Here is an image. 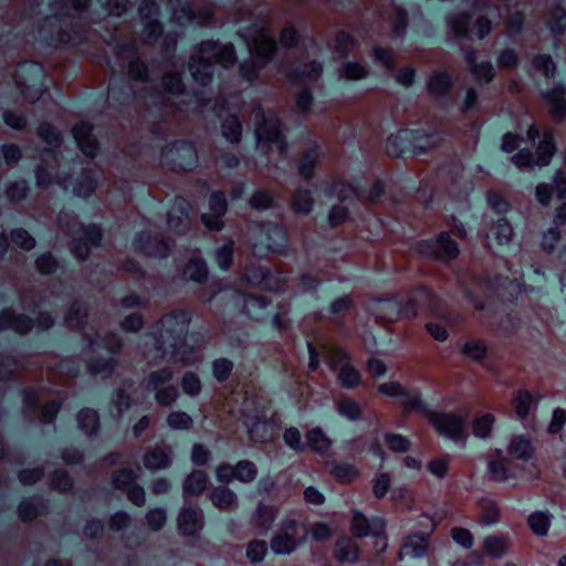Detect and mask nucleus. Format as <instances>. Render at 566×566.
Returning a JSON list of instances; mask_svg holds the SVG:
<instances>
[{
	"label": "nucleus",
	"mask_w": 566,
	"mask_h": 566,
	"mask_svg": "<svg viewBox=\"0 0 566 566\" xmlns=\"http://www.w3.org/2000/svg\"><path fill=\"white\" fill-rule=\"evenodd\" d=\"M136 479L137 475L133 469H120L114 472L112 483L115 489L126 491L135 484Z\"/></svg>",
	"instance_id": "de8ad7c7"
},
{
	"label": "nucleus",
	"mask_w": 566,
	"mask_h": 566,
	"mask_svg": "<svg viewBox=\"0 0 566 566\" xmlns=\"http://www.w3.org/2000/svg\"><path fill=\"white\" fill-rule=\"evenodd\" d=\"M528 525L536 535L544 536L551 525V515L544 512H535L528 516Z\"/></svg>",
	"instance_id": "8fccbe9b"
},
{
	"label": "nucleus",
	"mask_w": 566,
	"mask_h": 566,
	"mask_svg": "<svg viewBox=\"0 0 566 566\" xmlns=\"http://www.w3.org/2000/svg\"><path fill=\"white\" fill-rule=\"evenodd\" d=\"M91 132L92 127L86 123L76 124L73 128V135L78 147L87 156H94L97 149L96 140Z\"/></svg>",
	"instance_id": "a878e982"
},
{
	"label": "nucleus",
	"mask_w": 566,
	"mask_h": 566,
	"mask_svg": "<svg viewBox=\"0 0 566 566\" xmlns=\"http://www.w3.org/2000/svg\"><path fill=\"white\" fill-rule=\"evenodd\" d=\"M167 424L172 430H188L192 427V418L185 411H174L167 417Z\"/></svg>",
	"instance_id": "4d7b16f0"
},
{
	"label": "nucleus",
	"mask_w": 566,
	"mask_h": 566,
	"mask_svg": "<svg viewBox=\"0 0 566 566\" xmlns=\"http://www.w3.org/2000/svg\"><path fill=\"white\" fill-rule=\"evenodd\" d=\"M268 552V544L264 541H252L247 546V557L252 563H260L264 559Z\"/></svg>",
	"instance_id": "e2e57ef3"
},
{
	"label": "nucleus",
	"mask_w": 566,
	"mask_h": 566,
	"mask_svg": "<svg viewBox=\"0 0 566 566\" xmlns=\"http://www.w3.org/2000/svg\"><path fill=\"white\" fill-rule=\"evenodd\" d=\"M86 316V307L81 302H75L70 307L65 315V323L70 327H80L83 324V319Z\"/></svg>",
	"instance_id": "052dcab7"
},
{
	"label": "nucleus",
	"mask_w": 566,
	"mask_h": 566,
	"mask_svg": "<svg viewBox=\"0 0 566 566\" xmlns=\"http://www.w3.org/2000/svg\"><path fill=\"white\" fill-rule=\"evenodd\" d=\"M242 38L247 43L251 60L241 63L240 73L247 81H252L272 57L274 43L268 31L259 24H254L242 34Z\"/></svg>",
	"instance_id": "f03ea898"
},
{
	"label": "nucleus",
	"mask_w": 566,
	"mask_h": 566,
	"mask_svg": "<svg viewBox=\"0 0 566 566\" xmlns=\"http://www.w3.org/2000/svg\"><path fill=\"white\" fill-rule=\"evenodd\" d=\"M337 411L348 420L355 421L361 417V409L357 401L350 398H344L337 403Z\"/></svg>",
	"instance_id": "864d4df0"
},
{
	"label": "nucleus",
	"mask_w": 566,
	"mask_h": 566,
	"mask_svg": "<svg viewBox=\"0 0 566 566\" xmlns=\"http://www.w3.org/2000/svg\"><path fill=\"white\" fill-rule=\"evenodd\" d=\"M403 408L407 411H419L429 420V413H433L428 409L427 405L422 401L419 394H412L403 400Z\"/></svg>",
	"instance_id": "69168bd1"
},
{
	"label": "nucleus",
	"mask_w": 566,
	"mask_h": 566,
	"mask_svg": "<svg viewBox=\"0 0 566 566\" xmlns=\"http://www.w3.org/2000/svg\"><path fill=\"white\" fill-rule=\"evenodd\" d=\"M182 275L190 281L202 283L208 276L206 262L200 258L190 259L182 269Z\"/></svg>",
	"instance_id": "2f4dec72"
},
{
	"label": "nucleus",
	"mask_w": 566,
	"mask_h": 566,
	"mask_svg": "<svg viewBox=\"0 0 566 566\" xmlns=\"http://www.w3.org/2000/svg\"><path fill=\"white\" fill-rule=\"evenodd\" d=\"M379 523H382L380 520H375L370 522L365 515H363L358 511H354L353 521H352V533L356 537H366L368 535H376L374 532L375 527L379 526Z\"/></svg>",
	"instance_id": "7c9ffc66"
},
{
	"label": "nucleus",
	"mask_w": 566,
	"mask_h": 566,
	"mask_svg": "<svg viewBox=\"0 0 566 566\" xmlns=\"http://www.w3.org/2000/svg\"><path fill=\"white\" fill-rule=\"evenodd\" d=\"M214 59L223 67L233 64L234 50L231 44H218L216 42L201 43L198 56L191 59L189 64L190 72L193 78L202 84L206 83L211 76V64L209 61Z\"/></svg>",
	"instance_id": "20e7f679"
},
{
	"label": "nucleus",
	"mask_w": 566,
	"mask_h": 566,
	"mask_svg": "<svg viewBox=\"0 0 566 566\" xmlns=\"http://www.w3.org/2000/svg\"><path fill=\"white\" fill-rule=\"evenodd\" d=\"M44 504L39 499L24 500L18 507V515L21 521L29 522L42 514Z\"/></svg>",
	"instance_id": "4c0bfd02"
},
{
	"label": "nucleus",
	"mask_w": 566,
	"mask_h": 566,
	"mask_svg": "<svg viewBox=\"0 0 566 566\" xmlns=\"http://www.w3.org/2000/svg\"><path fill=\"white\" fill-rule=\"evenodd\" d=\"M271 424L264 420H255L249 426L250 438L255 442H268L272 439Z\"/></svg>",
	"instance_id": "09e8293b"
},
{
	"label": "nucleus",
	"mask_w": 566,
	"mask_h": 566,
	"mask_svg": "<svg viewBox=\"0 0 566 566\" xmlns=\"http://www.w3.org/2000/svg\"><path fill=\"white\" fill-rule=\"evenodd\" d=\"M306 446L314 452L323 454L328 451L332 441L321 428H313L306 432Z\"/></svg>",
	"instance_id": "72a5a7b5"
},
{
	"label": "nucleus",
	"mask_w": 566,
	"mask_h": 566,
	"mask_svg": "<svg viewBox=\"0 0 566 566\" xmlns=\"http://www.w3.org/2000/svg\"><path fill=\"white\" fill-rule=\"evenodd\" d=\"M1 244L15 245L18 248H32L34 245L33 238L23 229H14L9 237H3Z\"/></svg>",
	"instance_id": "79ce46f5"
},
{
	"label": "nucleus",
	"mask_w": 566,
	"mask_h": 566,
	"mask_svg": "<svg viewBox=\"0 0 566 566\" xmlns=\"http://www.w3.org/2000/svg\"><path fill=\"white\" fill-rule=\"evenodd\" d=\"M468 418L469 412L465 409H460L457 412L433 411V413H429V422L440 434L461 442L468 438Z\"/></svg>",
	"instance_id": "423d86ee"
},
{
	"label": "nucleus",
	"mask_w": 566,
	"mask_h": 566,
	"mask_svg": "<svg viewBox=\"0 0 566 566\" xmlns=\"http://www.w3.org/2000/svg\"><path fill=\"white\" fill-rule=\"evenodd\" d=\"M232 369L233 363L227 358L216 359L212 364L213 376L218 381L227 380Z\"/></svg>",
	"instance_id": "338daca9"
},
{
	"label": "nucleus",
	"mask_w": 566,
	"mask_h": 566,
	"mask_svg": "<svg viewBox=\"0 0 566 566\" xmlns=\"http://www.w3.org/2000/svg\"><path fill=\"white\" fill-rule=\"evenodd\" d=\"M493 285L485 281L475 282L472 287L467 289V296L476 310L484 307L481 297L489 296L493 292Z\"/></svg>",
	"instance_id": "c9c22d12"
},
{
	"label": "nucleus",
	"mask_w": 566,
	"mask_h": 566,
	"mask_svg": "<svg viewBox=\"0 0 566 566\" xmlns=\"http://www.w3.org/2000/svg\"><path fill=\"white\" fill-rule=\"evenodd\" d=\"M555 192L559 198L566 192V181L563 179L562 172L555 176L554 185L539 184L535 189L536 199L542 206L549 205Z\"/></svg>",
	"instance_id": "5701e85b"
},
{
	"label": "nucleus",
	"mask_w": 566,
	"mask_h": 566,
	"mask_svg": "<svg viewBox=\"0 0 566 566\" xmlns=\"http://www.w3.org/2000/svg\"><path fill=\"white\" fill-rule=\"evenodd\" d=\"M509 453L516 459L528 460L533 454L532 443L523 436L514 437L509 444Z\"/></svg>",
	"instance_id": "58836bf2"
},
{
	"label": "nucleus",
	"mask_w": 566,
	"mask_h": 566,
	"mask_svg": "<svg viewBox=\"0 0 566 566\" xmlns=\"http://www.w3.org/2000/svg\"><path fill=\"white\" fill-rule=\"evenodd\" d=\"M181 388L184 392L189 396L193 397L199 395L201 391V382L199 377L191 371L186 373L181 379Z\"/></svg>",
	"instance_id": "774afa93"
},
{
	"label": "nucleus",
	"mask_w": 566,
	"mask_h": 566,
	"mask_svg": "<svg viewBox=\"0 0 566 566\" xmlns=\"http://www.w3.org/2000/svg\"><path fill=\"white\" fill-rule=\"evenodd\" d=\"M208 484V476L203 471L195 470L184 481L182 493L184 499L188 500V495H199L206 489Z\"/></svg>",
	"instance_id": "bb28decb"
},
{
	"label": "nucleus",
	"mask_w": 566,
	"mask_h": 566,
	"mask_svg": "<svg viewBox=\"0 0 566 566\" xmlns=\"http://www.w3.org/2000/svg\"><path fill=\"white\" fill-rule=\"evenodd\" d=\"M537 402L538 397L524 389L516 391L512 399L516 417L521 420H525L536 410Z\"/></svg>",
	"instance_id": "412c9836"
},
{
	"label": "nucleus",
	"mask_w": 566,
	"mask_h": 566,
	"mask_svg": "<svg viewBox=\"0 0 566 566\" xmlns=\"http://www.w3.org/2000/svg\"><path fill=\"white\" fill-rule=\"evenodd\" d=\"M255 137L258 149L268 154L269 161L276 164L284 154L286 143L282 135L280 122L272 112H254Z\"/></svg>",
	"instance_id": "7ed1b4c3"
},
{
	"label": "nucleus",
	"mask_w": 566,
	"mask_h": 566,
	"mask_svg": "<svg viewBox=\"0 0 566 566\" xmlns=\"http://www.w3.org/2000/svg\"><path fill=\"white\" fill-rule=\"evenodd\" d=\"M512 237V227L506 220H499L490 231L491 243L496 245H506Z\"/></svg>",
	"instance_id": "ea45409f"
},
{
	"label": "nucleus",
	"mask_w": 566,
	"mask_h": 566,
	"mask_svg": "<svg viewBox=\"0 0 566 566\" xmlns=\"http://www.w3.org/2000/svg\"><path fill=\"white\" fill-rule=\"evenodd\" d=\"M235 480L241 483H251L258 475L256 465L249 460H241L235 465Z\"/></svg>",
	"instance_id": "c03bdc74"
},
{
	"label": "nucleus",
	"mask_w": 566,
	"mask_h": 566,
	"mask_svg": "<svg viewBox=\"0 0 566 566\" xmlns=\"http://www.w3.org/2000/svg\"><path fill=\"white\" fill-rule=\"evenodd\" d=\"M80 241L84 245H98L102 243L103 233L98 226L87 224L80 229Z\"/></svg>",
	"instance_id": "3c124183"
},
{
	"label": "nucleus",
	"mask_w": 566,
	"mask_h": 566,
	"mask_svg": "<svg viewBox=\"0 0 566 566\" xmlns=\"http://www.w3.org/2000/svg\"><path fill=\"white\" fill-rule=\"evenodd\" d=\"M227 212V201L222 193L213 192L209 199V211L201 216L202 223L210 230H220L223 227V216Z\"/></svg>",
	"instance_id": "dca6fc26"
},
{
	"label": "nucleus",
	"mask_w": 566,
	"mask_h": 566,
	"mask_svg": "<svg viewBox=\"0 0 566 566\" xmlns=\"http://www.w3.org/2000/svg\"><path fill=\"white\" fill-rule=\"evenodd\" d=\"M174 451L167 444L155 446L148 449L144 457V467L149 471L168 469L172 463Z\"/></svg>",
	"instance_id": "f3484780"
},
{
	"label": "nucleus",
	"mask_w": 566,
	"mask_h": 566,
	"mask_svg": "<svg viewBox=\"0 0 566 566\" xmlns=\"http://www.w3.org/2000/svg\"><path fill=\"white\" fill-rule=\"evenodd\" d=\"M189 218L180 209L174 208L168 216V226L175 233H182L189 229Z\"/></svg>",
	"instance_id": "5fc2aeb1"
},
{
	"label": "nucleus",
	"mask_w": 566,
	"mask_h": 566,
	"mask_svg": "<svg viewBox=\"0 0 566 566\" xmlns=\"http://www.w3.org/2000/svg\"><path fill=\"white\" fill-rule=\"evenodd\" d=\"M420 310L428 311L433 315L441 314L440 298L422 286L412 291L403 306L405 315L409 317H415Z\"/></svg>",
	"instance_id": "ddd939ff"
},
{
	"label": "nucleus",
	"mask_w": 566,
	"mask_h": 566,
	"mask_svg": "<svg viewBox=\"0 0 566 566\" xmlns=\"http://www.w3.org/2000/svg\"><path fill=\"white\" fill-rule=\"evenodd\" d=\"M332 474L336 480L343 483H348L357 476L358 471L353 464L335 463L332 469Z\"/></svg>",
	"instance_id": "bf43d9fd"
},
{
	"label": "nucleus",
	"mask_w": 566,
	"mask_h": 566,
	"mask_svg": "<svg viewBox=\"0 0 566 566\" xmlns=\"http://www.w3.org/2000/svg\"><path fill=\"white\" fill-rule=\"evenodd\" d=\"M163 87L165 92L171 95H179L184 92V84L180 76L176 72H167L163 78Z\"/></svg>",
	"instance_id": "0e129e2a"
},
{
	"label": "nucleus",
	"mask_w": 566,
	"mask_h": 566,
	"mask_svg": "<svg viewBox=\"0 0 566 566\" xmlns=\"http://www.w3.org/2000/svg\"><path fill=\"white\" fill-rule=\"evenodd\" d=\"M486 474L490 480L495 482H505L513 476L509 467V460L505 458L489 460Z\"/></svg>",
	"instance_id": "473e14b6"
},
{
	"label": "nucleus",
	"mask_w": 566,
	"mask_h": 566,
	"mask_svg": "<svg viewBox=\"0 0 566 566\" xmlns=\"http://www.w3.org/2000/svg\"><path fill=\"white\" fill-rule=\"evenodd\" d=\"M253 245L261 248H280L285 242V230L274 223L253 224L248 230Z\"/></svg>",
	"instance_id": "f8f14e48"
},
{
	"label": "nucleus",
	"mask_w": 566,
	"mask_h": 566,
	"mask_svg": "<svg viewBox=\"0 0 566 566\" xmlns=\"http://www.w3.org/2000/svg\"><path fill=\"white\" fill-rule=\"evenodd\" d=\"M314 200L306 189H298L294 195L292 207L296 213L307 214L312 211Z\"/></svg>",
	"instance_id": "a18cd8bd"
},
{
	"label": "nucleus",
	"mask_w": 566,
	"mask_h": 566,
	"mask_svg": "<svg viewBox=\"0 0 566 566\" xmlns=\"http://www.w3.org/2000/svg\"><path fill=\"white\" fill-rule=\"evenodd\" d=\"M331 370L337 374V379L345 388H355L360 384V373L353 366L352 360L343 349H334L327 357Z\"/></svg>",
	"instance_id": "9d476101"
},
{
	"label": "nucleus",
	"mask_w": 566,
	"mask_h": 566,
	"mask_svg": "<svg viewBox=\"0 0 566 566\" xmlns=\"http://www.w3.org/2000/svg\"><path fill=\"white\" fill-rule=\"evenodd\" d=\"M189 322V315L184 311L164 315L149 328L147 337L153 339V348H147L148 344L145 343V357L153 363L166 360L182 366L196 364L199 357L193 348L186 344Z\"/></svg>",
	"instance_id": "f257e3e1"
},
{
	"label": "nucleus",
	"mask_w": 566,
	"mask_h": 566,
	"mask_svg": "<svg viewBox=\"0 0 566 566\" xmlns=\"http://www.w3.org/2000/svg\"><path fill=\"white\" fill-rule=\"evenodd\" d=\"M174 371L169 367H164L158 370L151 371L147 378L146 388L149 391H156L163 387L168 386V382L172 379Z\"/></svg>",
	"instance_id": "a19ab883"
},
{
	"label": "nucleus",
	"mask_w": 566,
	"mask_h": 566,
	"mask_svg": "<svg viewBox=\"0 0 566 566\" xmlns=\"http://www.w3.org/2000/svg\"><path fill=\"white\" fill-rule=\"evenodd\" d=\"M122 347L123 340L116 334L108 333L104 336L96 334L90 338L88 348L95 356L88 359V370L103 377L111 376L117 365V359L113 356L103 357L102 352L118 354Z\"/></svg>",
	"instance_id": "39448f33"
},
{
	"label": "nucleus",
	"mask_w": 566,
	"mask_h": 566,
	"mask_svg": "<svg viewBox=\"0 0 566 566\" xmlns=\"http://www.w3.org/2000/svg\"><path fill=\"white\" fill-rule=\"evenodd\" d=\"M481 516L480 523L483 525H492L499 521L500 510L497 505L490 500L483 501L481 503Z\"/></svg>",
	"instance_id": "13d9d810"
},
{
	"label": "nucleus",
	"mask_w": 566,
	"mask_h": 566,
	"mask_svg": "<svg viewBox=\"0 0 566 566\" xmlns=\"http://www.w3.org/2000/svg\"><path fill=\"white\" fill-rule=\"evenodd\" d=\"M427 553V537L413 534L406 538L400 548V558L403 556L422 557Z\"/></svg>",
	"instance_id": "c756f323"
},
{
	"label": "nucleus",
	"mask_w": 566,
	"mask_h": 566,
	"mask_svg": "<svg viewBox=\"0 0 566 566\" xmlns=\"http://www.w3.org/2000/svg\"><path fill=\"white\" fill-rule=\"evenodd\" d=\"M511 546V538L507 534H493L483 539L482 547L485 555L492 558H502Z\"/></svg>",
	"instance_id": "4be33fe9"
},
{
	"label": "nucleus",
	"mask_w": 566,
	"mask_h": 566,
	"mask_svg": "<svg viewBox=\"0 0 566 566\" xmlns=\"http://www.w3.org/2000/svg\"><path fill=\"white\" fill-rule=\"evenodd\" d=\"M19 85L28 99L34 102L40 97L43 87V69L38 63H27L20 67Z\"/></svg>",
	"instance_id": "4468645a"
},
{
	"label": "nucleus",
	"mask_w": 566,
	"mask_h": 566,
	"mask_svg": "<svg viewBox=\"0 0 566 566\" xmlns=\"http://www.w3.org/2000/svg\"><path fill=\"white\" fill-rule=\"evenodd\" d=\"M565 90L557 86L544 94L545 99L549 104L552 113L557 117H563L566 114V102L564 98Z\"/></svg>",
	"instance_id": "e433bc0d"
},
{
	"label": "nucleus",
	"mask_w": 566,
	"mask_h": 566,
	"mask_svg": "<svg viewBox=\"0 0 566 566\" xmlns=\"http://www.w3.org/2000/svg\"><path fill=\"white\" fill-rule=\"evenodd\" d=\"M154 392H155L156 402L159 406H164V407H168V406L172 405L179 397V391H178L177 387H175L172 385H168L166 387L157 389Z\"/></svg>",
	"instance_id": "680f3d73"
},
{
	"label": "nucleus",
	"mask_w": 566,
	"mask_h": 566,
	"mask_svg": "<svg viewBox=\"0 0 566 566\" xmlns=\"http://www.w3.org/2000/svg\"><path fill=\"white\" fill-rule=\"evenodd\" d=\"M208 497L216 509L223 512H233L239 507L237 493L224 485L210 489Z\"/></svg>",
	"instance_id": "6ab92c4d"
},
{
	"label": "nucleus",
	"mask_w": 566,
	"mask_h": 566,
	"mask_svg": "<svg viewBox=\"0 0 566 566\" xmlns=\"http://www.w3.org/2000/svg\"><path fill=\"white\" fill-rule=\"evenodd\" d=\"M462 354L473 360H481L486 354V346L480 339L467 340L462 346Z\"/></svg>",
	"instance_id": "6e6d98bb"
},
{
	"label": "nucleus",
	"mask_w": 566,
	"mask_h": 566,
	"mask_svg": "<svg viewBox=\"0 0 566 566\" xmlns=\"http://www.w3.org/2000/svg\"><path fill=\"white\" fill-rule=\"evenodd\" d=\"M431 146L429 137L419 130L401 129L388 137L386 148L388 154L398 157L407 151L422 154Z\"/></svg>",
	"instance_id": "0eeeda50"
},
{
	"label": "nucleus",
	"mask_w": 566,
	"mask_h": 566,
	"mask_svg": "<svg viewBox=\"0 0 566 566\" xmlns=\"http://www.w3.org/2000/svg\"><path fill=\"white\" fill-rule=\"evenodd\" d=\"M276 515L275 507L260 503L252 514V525L259 534H265L272 527Z\"/></svg>",
	"instance_id": "393cba45"
},
{
	"label": "nucleus",
	"mask_w": 566,
	"mask_h": 566,
	"mask_svg": "<svg viewBox=\"0 0 566 566\" xmlns=\"http://www.w3.org/2000/svg\"><path fill=\"white\" fill-rule=\"evenodd\" d=\"M318 158H319V153L316 147L308 149L302 157L298 169H300V174L305 179H308L313 176L314 168L316 166Z\"/></svg>",
	"instance_id": "603ef678"
},
{
	"label": "nucleus",
	"mask_w": 566,
	"mask_h": 566,
	"mask_svg": "<svg viewBox=\"0 0 566 566\" xmlns=\"http://www.w3.org/2000/svg\"><path fill=\"white\" fill-rule=\"evenodd\" d=\"M205 526V515L201 507L192 501L184 500L177 515V527L181 535L193 536Z\"/></svg>",
	"instance_id": "9b49d317"
},
{
	"label": "nucleus",
	"mask_w": 566,
	"mask_h": 566,
	"mask_svg": "<svg viewBox=\"0 0 566 566\" xmlns=\"http://www.w3.org/2000/svg\"><path fill=\"white\" fill-rule=\"evenodd\" d=\"M294 520H285L281 523L275 536L272 537L270 546L274 554L289 555L293 553L298 545L304 543L306 538V531L303 530Z\"/></svg>",
	"instance_id": "6e6552de"
},
{
	"label": "nucleus",
	"mask_w": 566,
	"mask_h": 566,
	"mask_svg": "<svg viewBox=\"0 0 566 566\" xmlns=\"http://www.w3.org/2000/svg\"><path fill=\"white\" fill-rule=\"evenodd\" d=\"M368 311L377 318L396 321L405 314L403 307L396 298L374 300L368 304Z\"/></svg>",
	"instance_id": "a211bd4d"
},
{
	"label": "nucleus",
	"mask_w": 566,
	"mask_h": 566,
	"mask_svg": "<svg viewBox=\"0 0 566 566\" xmlns=\"http://www.w3.org/2000/svg\"><path fill=\"white\" fill-rule=\"evenodd\" d=\"M555 147L549 137H545L544 140L541 142L536 157H533L531 153L525 151L524 149L516 154L512 159L514 164L518 167H532V166H546L553 154Z\"/></svg>",
	"instance_id": "2eb2a0df"
},
{
	"label": "nucleus",
	"mask_w": 566,
	"mask_h": 566,
	"mask_svg": "<svg viewBox=\"0 0 566 566\" xmlns=\"http://www.w3.org/2000/svg\"><path fill=\"white\" fill-rule=\"evenodd\" d=\"M495 418L491 413H484L476 417L472 422L473 434L481 439H486L491 436Z\"/></svg>",
	"instance_id": "37998d69"
},
{
	"label": "nucleus",
	"mask_w": 566,
	"mask_h": 566,
	"mask_svg": "<svg viewBox=\"0 0 566 566\" xmlns=\"http://www.w3.org/2000/svg\"><path fill=\"white\" fill-rule=\"evenodd\" d=\"M447 24L455 38L473 40L484 38L490 32L491 22L483 17H476L475 23L471 25V18L463 12H458L447 19Z\"/></svg>",
	"instance_id": "1a4fd4ad"
},
{
	"label": "nucleus",
	"mask_w": 566,
	"mask_h": 566,
	"mask_svg": "<svg viewBox=\"0 0 566 566\" xmlns=\"http://www.w3.org/2000/svg\"><path fill=\"white\" fill-rule=\"evenodd\" d=\"M354 190L352 188H346L339 191V196H342V202L338 205L332 206L327 220L332 227H336L342 224L348 218V207L344 203L346 200H350L354 197Z\"/></svg>",
	"instance_id": "cd10ccee"
},
{
	"label": "nucleus",
	"mask_w": 566,
	"mask_h": 566,
	"mask_svg": "<svg viewBox=\"0 0 566 566\" xmlns=\"http://www.w3.org/2000/svg\"><path fill=\"white\" fill-rule=\"evenodd\" d=\"M32 326V321L23 314L15 315L10 310L0 313V331L12 329L19 334H25L31 331Z\"/></svg>",
	"instance_id": "aec40b11"
},
{
	"label": "nucleus",
	"mask_w": 566,
	"mask_h": 566,
	"mask_svg": "<svg viewBox=\"0 0 566 566\" xmlns=\"http://www.w3.org/2000/svg\"><path fill=\"white\" fill-rule=\"evenodd\" d=\"M80 430L87 437L96 434L99 430V417L96 410L82 409L76 417Z\"/></svg>",
	"instance_id": "c85d7f7f"
},
{
	"label": "nucleus",
	"mask_w": 566,
	"mask_h": 566,
	"mask_svg": "<svg viewBox=\"0 0 566 566\" xmlns=\"http://www.w3.org/2000/svg\"><path fill=\"white\" fill-rule=\"evenodd\" d=\"M241 124L234 115L227 116L222 122V135L230 143H238L241 137Z\"/></svg>",
	"instance_id": "49530a36"
},
{
	"label": "nucleus",
	"mask_w": 566,
	"mask_h": 566,
	"mask_svg": "<svg viewBox=\"0 0 566 566\" xmlns=\"http://www.w3.org/2000/svg\"><path fill=\"white\" fill-rule=\"evenodd\" d=\"M358 546L350 537H342L337 541L335 556L342 562L354 563L358 559Z\"/></svg>",
	"instance_id": "f704fd0d"
},
{
	"label": "nucleus",
	"mask_w": 566,
	"mask_h": 566,
	"mask_svg": "<svg viewBox=\"0 0 566 566\" xmlns=\"http://www.w3.org/2000/svg\"><path fill=\"white\" fill-rule=\"evenodd\" d=\"M164 156H171V160L177 161V165L182 169H189L196 163L195 150L190 146L185 144L176 143L169 146L165 150Z\"/></svg>",
	"instance_id": "b1692460"
}]
</instances>
